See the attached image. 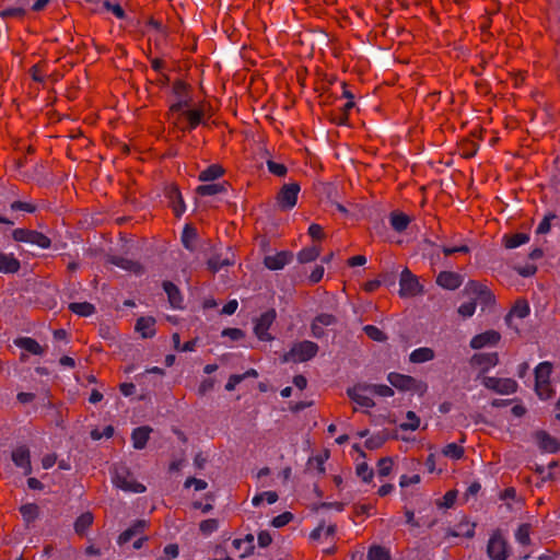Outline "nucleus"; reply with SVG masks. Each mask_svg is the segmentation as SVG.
<instances>
[{
  "label": "nucleus",
  "mask_w": 560,
  "mask_h": 560,
  "mask_svg": "<svg viewBox=\"0 0 560 560\" xmlns=\"http://www.w3.org/2000/svg\"><path fill=\"white\" fill-rule=\"evenodd\" d=\"M515 538L521 545H528L529 544V525L522 524L516 533Z\"/></svg>",
  "instance_id": "09e8293b"
},
{
  "label": "nucleus",
  "mask_w": 560,
  "mask_h": 560,
  "mask_svg": "<svg viewBox=\"0 0 560 560\" xmlns=\"http://www.w3.org/2000/svg\"><path fill=\"white\" fill-rule=\"evenodd\" d=\"M320 254V248L317 246H310L306 248H303L298 254V260L301 264H307L311 261H314Z\"/></svg>",
  "instance_id": "473e14b6"
},
{
  "label": "nucleus",
  "mask_w": 560,
  "mask_h": 560,
  "mask_svg": "<svg viewBox=\"0 0 560 560\" xmlns=\"http://www.w3.org/2000/svg\"><path fill=\"white\" fill-rule=\"evenodd\" d=\"M301 188L298 183H289L282 186L278 196L277 203L281 210H291L298 201Z\"/></svg>",
  "instance_id": "6e6552de"
},
{
  "label": "nucleus",
  "mask_w": 560,
  "mask_h": 560,
  "mask_svg": "<svg viewBox=\"0 0 560 560\" xmlns=\"http://www.w3.org/2000/svg\"><path fill=\"white\" fill-rule=\"evenodd\" d=\"M442 252L444 253V255L450 256V255H453V254H456V253H464V254H466V253L469 252V248L466 245L444 246L442 248Z\"/></svg>",
  "instance_id": "0e129e2a"
},
{
  "label": "nucleus",
  "mask_w": 560,
  "mask_h": 560,
  "mask_svg": "<svg viewBox=\"0 0 560 560\" xmlns=\"http://www.w3.org/2000/svg\"><path fill=\"white\" fill-rule=\"evenodd\" d=\"M475 311H476V303L472 301L463 303L458 307V314L464 318L471 317L474 315Z\"/></svg>",
  "instance_id": "603ef678"
},
{
  "label": "nucleus",
  "mask_w": 560,
  "mask_h": 560,
  "mask_svg": "<svg viewBox=\"0 0 560 560\" xmlns=\"http://www.w3.org/2000/svg\"><path fill=\"white\" fill-rule=\"evenodd\" d=\"M213 387H214V380L206 378L200 383L199 388H198V394L202 396V395L207 394L208 392L212 390Z\"/></svg>",
  "instance_id": "69168bd1"
},
{
  "label": "nucleus",
  "mask_w": 560,
  "mask_h": 560,
  "mask_svg": "<svg viewBox=\"0 0 560 560\" xmlns=\"http://www.w3.org/2000/svg\"><path fill=\"white\" fill-rule=\"evenodd\" d=\"M482 385L500 395H510L516 392L517 383L512 378H498L492 376H483Z\"/></svg>",
  "instance_id": "0eeeda50"
},
{
  "label": "nucleus",
  "mask_w": 560,
  "mask_h": 560,
  "mask_svg": "<svg viewBox=\"0 0 560 560\" xmlns=\"http://www.w3.org/2000/svg\"><path fill=\"white\" fill-rule=\"evenodd\" d=\"M399 287V294L402 298L416 296L422 292L418 278L408 268L401 271Z\"/></svg>",
  "instance_id": "423d86ee"
},
{
  "label": "nucleus",
  "mask_w": 560,
  "mask_h": 560,
  "mask_svg": "<svg viewBox=\"0 0 560 560\" xmlns=\"http://www.w3.org/2000/svg\"><path fill=\"white\" fill-rule=\"evenodd\" d=\"M267 167L276 176H284L287 173V167L283 164L271 160L267 161Z\"/></svg>",
  "instance_id": "864d4df0"
},
{
  "label": "nucleus",
  "mask_w": 560,
  "mask_h": 560,
  "mask_svg": "<svg viewBox=\"0 0 560 560\" xmlns=\"http://www.w3.org/2000/svg\"><path fill=\"white\" fill-rule=\"evenodd\" d=\"M363 330L365 334L375 341H383L386 339L385 334L378 329L376 326L373 325H366L364 326Z\"/></svg>",
  "instance_id": "de8ad7c7"
},
{
  "label": "nucleus",
  "mask_w": 560,
  "mask_h": 560,
  "mask_svg": "<svg viewBox=\"0 0 560 560\" xmlns=\"http://www.w3.org/2000/svg\"><path fill=\"white\" fill-rule=\"evenodd\" d=\"M228 185L225 183H212L200 185L196 188V192L199 196H213L225 192Z\"/></svg>",
  "instance_id": "393cba45"
},
{
  "label": "nucleus",
  "mask_w": 560,
  "mask_h": 560,
  "mask_svg": "<svg viewBox=\"0 0 560 560\" xmlns=\"http://www.w3.org/2000/svg\"><path fill=\"white\" fill-rule=\"evenodd\" d=\"M31 230L27 229H15L12 232V237L16 242L27 243Z\"/></svg>",
  "instance_id": "13d9d810"
},
{
  "label": "nucleus",
  "mask_w": 560,
  "mask_h": 560,
  "mask_svg": "<svg viewBox=\"0 0 560 560\" xmlns=\"http://www.w3.org/2000/svg\"><path fill=\"white\" fill-rule=\"evenodd\" d=\"M27 243L37 245L40 248H49L50 244H51L49 237H47L43 233L34 231V230H31Z\"/></svg>",
  "instance_id": "e433bc0d"
},
{
  "label": "nucleus",
  "mask_w": 560,
  "mask_h": 560,
  "mask_svg": "<svg viewBox=\"0 0 560 560\" xmlns=\"http://www.w3.org/2000/svg\"><path fill=\"white\" fill-rule=\"evenodd\" d=\"M203 112L202 109H191L189 106L185 109L178 110L173 117L170 114V119L178 128L195 129L202 121Z\"/></svg>",
  "instance_id": "20e7f679"
},
{
  "label": "nucleus",
  "mask_w": 560,
  "mask_h": 560,
  "mask_svg": "<svg viewBox=\"0 0 560 560\" xmlns=\"http://www.w3.org/2000/svg\"><path fill=\"white\" fill-rule=\"evenodd\" d=\"M552 365L550 362H541L535 369V390L541 399H549L555 392L550 384Z\"/></svg>",
  "instance_id": "f257e3e1"
},
{
  "label": "nucleus",
  "mask_w": 560,
  "mask_h": 560,
  "mask_svg": "<svg viewBox=\"0 0 560 560\" xmlns=\"http://www.w3.org/2000/svg\"><path fill=\"white\" fill-rule=\"evenodd\" d=\"M392 228L397 232H402L410 223V218L402 212H392L389 217Z\"/></svg>",
  "instance_id": "c85d7f7f"
},
{
  "label": "nucleus",
  "mask_w": 560,
  "mask_h": 560,
  "mask_svg": "<svg viewBox=\"0 0 560 560\" xmlns=\"http://www.w3.org/2000/svg\"><path fill=\"white\" fill-rule=\"evenodd\" d=\"M347 393L350 399L362 408L369 409L374 407L375 405L372 399L373 394L370 389L369 384H357L353 387L349 388Z\"/></svg>",
  "instance_id": "1a4fd4ad"
},
{
  "label": "nucleus",
  "mask_w": 560,
  "mask_h": 560,
  "mask_svg": "<svg viewBox=\"0 0 560 560\" xmlns=\"http://www.w3.org/2000/svg\"><path fill=\"white\" fill-rule=\"evenodd\" d=\"M12 460L16 467L23 469L25 475L32 472L30 450L26 446H19L13 450Z\"/></svg>",
  "instance_id": "4468645a"
},
{
  "label": "nucleus",
  "mask_w": 560,
  "mask_h": 560,
  "mask_svg": "<svg viewBox=\"0 0 560 560\" xmlns=\"http://www.w3.org/2000/svg\"><path fill=\"white\" fill-rule=\"evenodd\" d=\"M222 336L223 337H229L232 340H238V339H241L244 336V334L238 328H225L222 331Z\"/></svg>",
  "instance_id": "338daca9"
},
{
  "label": "nucleus",
  "mask_w": 560,
  "mask_h": 560,
  "mask_svg": "<svg viewBox=\"0 0 560 560\" xmlns=\"http://www.w3.org/2000/svg\"><path fill=\"white\" fill-rule=\"evenodd\" d=\"M144 527H145V522L144 521L137 522L133 526H131L130 528L126 529L125 532H122L120 534V536L118 538V542L119 544H127L128 541L131 540V538L133 536H136L137 534L141 533Z\"/></svg>",
  "instance_id": "2f4dec72"
},
{
  "label": "nucleus",
  "mask_w": 560,
  "mask_h": 560,
  "mask_svg": "<svg viewBox=\"0 0 560 560\" xmlns=\"http://www.w3.org/2000/svg\"><path fill=\"white\" fill-rule=\"evenodd\" d=\"M318 346L308 340L296 342L291 350L283 355V362H305L316 355Z\"/></svg>",
  "instance_id": "7ed1b4c3"
},
{
  "label": "nucleus",
  "mask_w": 560,
  "mask_h": 560,
  "mask_svg": "<svg viewBox=\"0 0 560 560\" xmlns=\"http://www.w3.org/2000/svg\"><path fill=\"white\" fill-rule=\"evenodd\" d=\"M218 521L214 518L205 520L199 525L200 532L206 536H209L212 533H214L218 529Z\"/></svg>",
  "instance_id": "a18cd8bd"
},
{
  "label": "nucleus",
  "mask_w": 560,
  "mask_h": 560,
  "mask_svg": "<svg viewBox=\"0 0 560 560\" xmlns=\"http://www.w3.org/2000/svg\"><path fill=\"white\" fill-rule=\"evenodd\" d=\"M16 346L21 349L32 353V354H42L43 348L42 346L34 339L24 337L20 338L15 341Z\"/></svg>",
  "instance_id": "7c9ffc66"
},
{
  "label": "nucleus",
  "mask_w": 560,
  "mask_h": 560,
  "mask_svg": "<svg viewBox=\"0 0 560 560\" xmlns=\"http://www.w3.org/2000/svg\"><path fill=\"white\" fill-rule=\"evenodd\" d=\"M291 520H292V514L289 512H284L280 515L273 517V520L271 521V524L273 527L279 528V527L287 525Z\"/></svg>",
  "instance_id": "5fc2aeb1"
},
{
  "label": "nucleus",
  "mask_w": 560,
  "mask_h": 560,
  "mask_svg": "<svg viewBox=\"0 0 560 560\" xmlns=\"http://www.w3.org/2000/svg\"><path fill=\"white\" fill-rule=\"evenodd\" d=\"M196 237H197L196 230L192 228L186 226L182 234L183 245L187 249L194 250V248H195L194 243H195Z\"/></svg>",
  "instance_id": "a19ab883"
},
{
  "label": "nucleus",
  "mask_w": 560,
  "mask_h": 560,
  "mask_svg": "<svg viewBox=\"0 0 560 560\" xmlns=\"http://www.w3.org/2000/svg\"><path fill=\"white\" fill-rule=\"evenodd\" d=\"M112 481L117 488L133 493H142L145 487L138 482L133 475L124 466H117L114 469Z\"/></svg>",
  "instance_id": "f03ea898"
},
{
  "label": "nucleus",
  "mask_w": 560,
  "mask_h": 560,
  "mask_svg": "<svg viewBox=\"0 0 560 560\" xmlns=\"http://www.w3.org/2000/svg\"><path fill=\"white\" fill-rule=\"evenodd\" d=\"M370 385V389L374 395H378V396H383V397H390L394 395V390L392 389V387L387 386V385H376V384H369Z\"/></svg>",
  "instance_id": "3c124183"
},
{
  "label": "nucleus",
  "mask_w": 560,
  "mask_h": 560,
  "mask_svg": "<svg viewBox=\"0 0 560 560\" xmlns=\"http://www.w3.org/2000/svg\"><path fill=\"white\" fill-rule=\"evenodd\" d=\"M113 264H115L116 266H118L121 269H125V270H128V271H132L135 273H141L142 272V267H141V265L139 262L133 261V260H129L127 258H115L113 260Z\"/></svg>",
  "instance_id": "4c0bfd02"
},
{
  "label": "nucleus",
  "mask_w": 560,
  "mask_h": 560,
  "mask_svg": "<svg viewBox=\"0 0 560 560\" xmlns=\"http://www.w3.org/2000/svg\"><path fill=\"white\" fill-rule=\"evenodd\" d=\"M529 235L527 233H516L510 236H504V244L506 248H516L521 245L528 243Z\"/></svg>",
  "instance_id": "72a5a7b5"
},
{
  "label": "nucleus",
  "mask_w": 560,
  "mask_h": 560,
  "mask_svg": "<svg viewBox=\"0 0 560 560\" xmlns=\"http://www.w3.org/2000/svg\"><path fill=\"white\" fill-rule=\"evenodd\" d=\"M387 380L392 386L398 388L399 390H417L420 393L427 390L425 383L419 382L415 377L409 375L393 372L388 374Z\"/></svg>",
  "instance_id": "39448f33"
},
{
  "label": "nucleus",
  "mask_w": 560,
  "mask_h": 560,
  "mask_svg": "<svg viewBox=\"0 0 560 560\" xmlns=\"http://www.w3.org/2000/svg\"><path fill=\"white\" fill-rule=\"evenodd\" d=\"M442 454L447 458L456 460L463 457L464 448L456 443H450L443 447Z\"/></svg>",
  "instance_id": "58836bf2"
},
{
  "label": "nucleus",
  "mask_w": 560,
  "mask_h": 560,
  "mask_svg": "<svg viewBox=\"0 0 560 560\" xmlns=\"http://www.w3.org/2000/svg\"><path fill=\"white\" fill-rule=\"evenodd\" d=\"M436 283L444 289L455 290L463 283V278L457 272L442 271L436 277Z\"/></svg>",
  "instance_id": "dca6fc26"
},
{
  "label": "nucleus",
  "mask_w": 560,
  "mask_h": 560,
  "mask_svg": "<svg viewBox=\"0 0 560 560\" xmlns=\"http://www.w3.org/2000/svg\"><path fill=\"white\" fill-rule=\"evenodd\" d=\"M434 359V351L431 348L422 347L415 349L410 355L409 360L412 363H424Z\"/></svg>",
  "instance_id": "a878e982"
},
{
  "label": "nucleus",
  "mask_w": 560,
  "mask_h": 560,
  "mask_svg": "<svg viewBox=\"0 0 560 560\" xmlns=\"http://www.w3.org/2000/svg\"><path fill=\"white\" fill-rule=\"evenodd\" d=\"M232 262L226 258V259H220V258H212L209 260L208 265L210 267V269L212 271H219L220 269H222L224 266H229L231 265Z\"/></svg>",
  "instance_id": "680f3d73"
},
{
  "label": "nucleus",
  "mask_w": 560,
  "mask_h": 560,
  "mask_svg": "<svg viewBox=\"0 0 560 560\" xmlns=\"http://www.w3.org/2000/svg\"><path fill=\"white\" fill-rule=\"evenodd\" d=\"M167 198H168V202L172 206L175 214L177 217L182 215L185 212L186 207H185L182 194L176 186H172L167 189Z\"/></svg>",
  "instance_id": "aec40b11"
},
{
  "label": "nucleus",
  "mask_w": 560,
  "mask_h": 560,
  "mask_svg": "<svg viewBox=\"0 0 560 560\" xmlns=\"http://www.w3.org/2000/svg\"><path fill=\"white\" fill-rule=\"evenodd\" d=\"M150 432L151 429L149 427L136 428L131 435L133 447L142 450L149 440Z\"/></svg>",
  "instance_id": "b1692460"
},
{
  "label": "nucleus",
  "mask_w": 560,
  "mask_h": 560,
  "mask_svg": "<svg viewBox=\"0 0 560 560\" xmlns=\"http://www.w3.org/2000/svg\"><path fill=\"white\" fill-rule=\"evenodd\" d=\"M335 533H336L335 525H332V524L319 525L317 528H315L311 533V539L317 540V539H320L322 537H325V538L332 537L335 535Z\"/></svg>",
  "instance_id": "f704fd0d"
},
{
  "label": "nucleus",
  "mask_w": 560,
  "mask_h": 560,
  "mask_svg": "<svg viewBox=\"0 0 560 560\" xmlns=\"http://www.w3.org/2000/svg\"><path fill=\"white\" fill-rule=\"evenodd\" d=\"M357 475L362 479V481L369 483L372 481L374 472L365 463H362L357 467Z\"/></svg>",
  "instance_id": "49530a36"
},
{
  "label": "nucleus",
  "mask_w": 560,
  "mask_h": 560,
  "mask_svg": "<svg viewBox=\"0 0 560 560\" xmlns=\"http://www.w3.org/2000/svg\"><path fill=\"white\" fill-rule=\"evenodd\" d=\"M245 380V375L233 374L229 377L228 383L225 384V389L232 392L236 388V386Z\"/></svg>",
  "instance_id": "bf43d9fd"
},
{
  "label": "nucleus",
  "mask_w": 560,
  "mask_h": 560,
  "mask_svg": "<svg viewBox=\"0 0 560 560\" xmlns=\"http://www.w3.org/2000/svg\"><path fill=\"white\" fill-rule=\"evenodd\" d=\"M307 232H308V235L313 240H322L325 236V233H324V230H323L322 225H319L317 223H312L308 226V231Z\"/></svg>",
  "instance_id": "4d7b16f0"
},
{
  "label": "nucleus",
  "mask_w": 560,
  "mask_h": 560,
  "mask_svg": "<svg viewBox=\"0 0 560 560\" xmlns=\"http://www.w3.org/2000/svg\"><path fill=\"white\" fill-rule=\"evenodd\" d=\"M93 523V515L89 512L81 514L75 523L74 528L78 534H83Z\"/></svg>",
  "instance_id": "ea45409f"
},
{
  "label": "nucleus",
  "mask_w": 560,
  "mask_h": 560,
  "mask_svg": "<svg viewBox=\"0 0 560 560\" xmlns=\"http://www.w3.org/2000/svg\"><path fill=\"white\" fill-rule=\"evenodd\" d=\"M104 8L110 11L117 19L125 18V11L119 4H113L109 1H104Z\"/></svg>",
  "instance_id": "052dcab7"
},
{
  "label": "nucleus",
  "mask_w": 560,
  "mask_h": 560,
  "mask_svg": "<svg viewBox=\"0 0 560 560\" xmlns=\"http://www.w3.org/2000/svg\"><path fill=\"white\" fill-rule=\"evenodd\" d=\"M393 470V459L390 457L381 458L377 463V475L380 477L388 476Z\"/></svg>",
  "instance_id": "37998d69"
},
{
  "label": "nucleus",
  "mask_w": 560,
  "mask_h": 560,
  "mask_svg": "<svg viewBox=\"0 0 560 560\" xmlns=\"http://www.w3.org/2000/svg\"><path fill=\"white\" fill-rule=\"evenodd\" d=\"M276 318L275 310H269L262 313L255 322L254 331L258 339L262 341H269L272 339L271 335L268 332L270 326L272 325Z\"/></svg>",
  "instance_id": "9d476101"
},
{
  "label": "nucleus",
  "mask_w": 560,
  "mask_h": 560,
  "mask_svg": "<svg viewBox=\"0 0 560 560\" xmlns=\"http://www.w3.org/2000/svg\"><path fill=\"white\" fill-rule=\"evenodd\" d=\"M233 546L241 552V557H245L254 549V536L248 534L244 539H234Z\"/></svg>",
  "instance_id": "c756f323"
},
{
  "label": "nucleus",
  "mask_w": 560,
  "mask_h": 560,
  "mask_svg": "<svg viewBox=\"0 0 560 560\" xmlns=\"http://www.w3.org/2000/svg\"><path fill=\"white\" fill-rule=\"evenodd\" d=\"M155 319L152 317H140L137 320L136 329L143 338H150L155 334Z\"/></svg>",
  "instance_id": "5701e85b"
},
{
  "label": "nucleus",
  "mask_w": 560,
  "mask_h": 560,
  "mask_svg": "<svg viewBox=\"0 0 560 560\" xmlns=\"http://www.w3.org/2000/svg\"><path fill=\"white\" fill-rule=\"evenodd\" d=\"M406 418L408 421L401 423L400 429L415 431L419 428L420 419L413 411H408Z\"/></svg>",
  "instance_id": "c03bdc74"
},
{
  "label": "nucleus",
  "mask_w": 560,
  "mask_h": 560,
  "mask_svg": "<svg viewBox=\"0 0 560 560\" xmlns=\"http://www.w3.org/2000/svg\"><path fill=\"white\" fill-rule=\"evenodd\" d=\"M69 308L77 315L80 316H90L94 313L95 307L93 304L88 302H80V303H71L69 305Z\"/></svg>",
  "instance_id": "c9c22d12"
},
{
  "label": "nucleus",
  "mask_w": 560,
  "mask_h": 560,
  "mask_svg": "<svg viewBox=\"0 0 560 560\" xmlns=\"http://www.w3.org/2000/svg\"><path fill=\"white\" fill-rule=\"evenodd\" d=\"M369 560H389V555L384 548L375 546L369 551Z\"/></svg>",
  "instance_id": "8fccbe9b"
},
{
  "label": "nucleus",
  "mask_w": 560,
  "mask_h": 560,
  "mask_svg": "<svg viewBox=\"0 0 560 560\" xmlns=\"http://www.w3.org/2000/svg\"><path fill=\"white\" fill-rule=\"evenodd\" d=\"M224 174V170L219 164H212L208 166L206 170L199 173V180L201 182H213L220 178Z\"/></svg>",
  "instance_id": "cd10ccee"
},
{
  "label": "nucleus",
  "mask_w": 560,
  "mask_h": 560,
  "mask_svg": "<svg viewBox=\"0 0 560 560\" xmlns=\"http://www.w3.org/2000/svg\"><path fill=\"white\" fill-rule=\"evenodd\" d=\"M173 92L176 101L171 105L170 114L174 117L178 110L185 109L190 104L188 88L184 82H176L173 85Z\"/></svg>",
  "instance_id": "9b49d317"
},
{
  "label": "nucleus",
  "mask_w": 560,
  "mask_h": 560,
  "mask_svg": "<svg viewBox=\"0 0 560 560\" xmlns=\"http://www.w3.org/2000/svg\"><path fill=\"white\" fill-rule=\"evenodd\" d=\"M499 362L497 353H478L471 358V363L479 366L482 372H487L494 368Z\"/></svg>",
  "instance_id": "6ab92c4d"
},
{
  "label": "nucleus",
  "mask_w": 560,
  "mask_h": 560,
  "mask_svg": "<svg viewBox=\"0 0 560 560\" xmlns=\"http://www.w3.org/2000/svg\"><path fill=\"white\" fill-rule=\"evenodd\" d=\"M20 512L26 522H33L38 516V506L34 503L22 505Z\"/></svg>",
  "instance_id": "79ce46f5"
},
{
  "label": "nucleus",
  "mask_w": 560,
  "mask_h": 560,
  "mask_svg": "<svg viewBox=\"0 0 560 560\" xmlns=\"http://www.w3.org/2000/svg\"><path fill=\"white\" fill-rule=\"evenodd\" d=\"M163 288H164V291L166 292V294L168 296V301H170L171 305L174 308H180L182 307L183 298H182L177 287L175 284H173L172 282H167L166 281V282L163 283Z\"/></svg>",
  "instance_id": "bb28decb"
},
{
  "label": "nucleus",
  "mask_w": 560,
  "mask_h": 560,
  "mask_svg": "<svg viewBox=\"0 0 560 560\" xmlns=\"http://www.w3.org/2000/svg\"><path fill=\"white\" fill-rule=\"evenodd\" d=\"M488 555L492 560L506 559V544L500 535L491 536L488 542Z\"/></svg>",
  "instance_id": "ddd939ff"
},
{
  "label": "nucleus",
  "mask_w": 560,
  "mask_h": 560,
  "mask_svg": "<svg viewBox=\"0 0 560 560\" xmlns=\"http://www.w3.org/2000/svg\"><path fill=\"white\" fill-rule=\"evenodd\" d=\"M292 260V253L290 252H280L275 255L266 256L264 259V265L266 268L270 270H280L283 269Z\"/></svg>",
  "instance_id": "2eb2a0df"
},
{
  "label": "nucleus",
  "mask_w": 560,
  "mask_h": 560,
  "mask_svg": "<svg viewBox=\"0 0 560 560\" xmlns=\"http://www.w3.org/2000/svg\"><path fill=\"white\" fill-rule=\"evenodd\" d=\"M501 339V335L495 330H487L479 335H476L470 340V347L472 349H481L488 346H495Z\"/></svg>",
  "instance_id": "f8f14e48"
},
{
  "label": "nucleus",
  "mask_w": 560,
  "mask_h": 560,
  "mask_svg": "<svg viewBox=\"0 0 560 560\" xmlns=\"http://www.w3.org/2000/svg\"><path fill=\"white\" fill-rule=\"evenodd\" d=\"M208 483L202 480V479H197V478H188L186 481H185V487L186 488H190V487H194V489L196 491H201V490H205L207 488Z\"/></svg>",
  "instance_id": "6e6d98bb"
},
{
  "label": "nucleus",
  "mask_w": 560,
  "mask_h": 560,
  "mask_svg": "<svg viewBox=\"0 0 560 560\" xmlns=\"http://www.w3.org/2000/svg\"><path fill=\"white\" fill-rule=\"evenodd\" d=\"M384 439L382 436H371L365 441V446L370 450L378 448L383 445Z\"/></svg>",
  "instance_id": "774afa93"
},
{
  "label": "nucleus",
  "mask_w": 560,
  "mask_h": 560,
  "mask_svg": "<svg viewBox=\"0 0 560 560\" xmlns=\"http://www.w3.org/2000/svg\"><path fill=\"white\" fill-rule=\"evenodd\" d=\"M419 482H420V476L419 475H412V476L402 475L400 477V480H399V486L401 488H406V487H409L411 485H417Z\"/></svg>",
  "instance_id": "e2e57ef3"
},
{
  "label": "nucleus",
  "mask_w": 560,
  "mask_h": 560,
  "mask_svg": "<svg viewBox=\"0 0 560 560\" xmlns=\"http://www.w3.org/2000/svg\"><path fill=\"white\" fill-rule=\"evenodd\" d=\"M536 440L539 447L548 453H556L560 450V442L544 431L536 434Z\"/></svg>",
  "instance_id": "412c9836"
},
{
  "label": "nucleus",
  "mask_w": 560,
  "mask_h": 560,
  "mask_svg": "<svg viewBox=\"0 0 560 560\" xmlns=\"http://www.w3.org/2000/svg\"><path fill=\"white\" fill-rule=\"evenodd\" d=\"M20 269V261L13 254L0 253V272L14 273Z\"/></svg>",
  "instance_id": "4be33fe9"
},
{
  "label": "nucleus",
  "mask_w": 560,
  "mask_h": 560,
  "mask_svg": "<svg viewBox=\"0 0 560 560\" xmlns=\"http://www.w3.org/2000/svg\"><path fill=\"white\" fill-rule=\"evenodd\" d=\"M336 318L331 314H319L312 323V334L315 338H322L325 335L324 327L334 325Z\"/></svg>",
  "instance_id": "a211bd4d"
},
{
  "label": "nucleus",
  "mask_w": 560,
  "mask_h": 560,
  "mask_svg": "<svg viewBox=\"0 0 560 560\" xmlns=\"http://www.w3.org/2000/svg\"><path fill=\"white\" fill-rule=\"evenodd\" d=\"M529 311H530L529 305L525 300L516 301V303L514 304V306L512 307V310L505 317V322H506L508 326L516 328V326L513 325V319L514 318H518V319L525 318L526 316L529 315Z\"/></svg>",
  "instance_id": "f3484780"
}]
</instances>
